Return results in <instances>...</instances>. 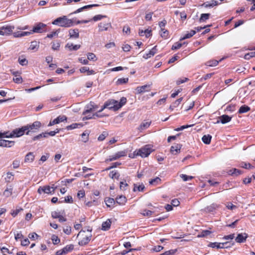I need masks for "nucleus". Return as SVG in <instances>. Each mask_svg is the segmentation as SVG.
Returning <instances> with one entry per match:
<instances>
[{"instance_id":"1","label":"nucleus","mask_w":255,"mask_h":255,"mask_svg":"<svg viewBox=\"0 0 255 255\" xmlns=\"http://www.w3.org/2000/svg\"><path fill=\"white\" fill-rule=\"evenodd\" d=\"M52 23L61 27H69L73 25V21L72 19L67 18L66 16H63L56 18Z\"/></svg>"},{"instance_id":"2","label":"nucleus","mask_w":255,"mask_h":255,"mask_svg":"<svg viewBox=\"0 0 255 255\" xmlns=\"http://www.w3.org/2000/svg\"><path fill=\"white\" fill-rule=\"evenodd\" d=\"M41 126V124L39 121L34 122L32 124H27L25 126L26 130V134L28 135L31 132H36Z\"/></svg>"},{"instance_id":"3","label":"nucleus","mask_w":255,"mask_h":255,"mask_svg":"<svg viewBox=\"0 0 255 255\" xmlns=\"http://www.w3.org/2000/svg\"><path fill=\"white\" fill-rule=\"evenodd\" d=\"M234 245V243H231L229 242H226L225 243H211L209 245V247L215 248H216L217 249H227L231 247L232 246Z\"/></svg>"},{"instance_id":"4","label":"nucleus","mask_w":255,"mask_h":255,"mask_svg":"<svg viewBox=\"0 0 255 255\" xmlns=\"http://www.w3.org/2000/svg\"><path fill=\"white\" fill-rule=\"evenodd\" d=\"M152 151L153 150L150 145H146L139 150L138 154L142 157H147Z\"/></svg>"},{"instance_id":"5","label":"nucleus","mask_w":255,"mask_h":255,"mask_svg":"<svg viewBox=\"0 0 255 255\" xmlns=\"http://www.w3.org/2000/svg\"><path fill=\"white\" fill-rule=\"evenodd\" d=\"M26 128L25 126H22L20 128H16L11 131V135L10 136L13 137H19L23 135L24 133L26 134Z\"/></svg>"},{"instance_id":"6","label":"nucleus","mask_w":255,"mask_h":255,"mask_svg":"<svg viewBox=\"0 0 255 255\" xmlns=\"http://www.w3.org/2000/svg\"><path fill=\"white\" fill-rule=\"evenodd\" d=\"M118 101L114 99H111L107 101L104 104V108H107L110 110H113L115 111L118 110V108H117Z\"/></svg>"},{"instance_id":"7","label":"nucleus","mask_w":255,"mask_h":255,"mask_svg":"<svg viewBox=\"0 0 255 255\" xmlns=\"http://www.w3.org/2000/svg\"><path fill=\"white\" fill-rule=\"evenodd\" d=\"M127 155V151L125 150L120 151L117 152L115 155L110 156L109 158L106 160V162L112 161L119 159L121 157L125 156Z\"/></svg>"},{"instance_id":"8","label":"nucleus","mask_w":255,"mask_h":255,"mask_svg":"<svg viewBox=\"0 0 255 255\" xmlns=\"http://www.w3.org/2000/svg\"><path fill=\"white\" fill-rule=\"evenodd\" d=\"M98 108V106L94 102H91L86 107V110L83 112V115H86L89 113L96 111Z\"/></svg>"},{"instance_id":"9","label":"nucleus","mask_w":255,"mask_h":255,"mask_svg":"<svg viewBox=\"0 0 255 255\" xmlns=\"http://www.w3.org/2000/svg\"><path fill=\"white\" fill-rule=\"evenodd\" d=\"M1 35H8L11 34L13 30L14 29V26L7 25L6 26H2L0 28Z\"/></svg>"},{"instance_id":"10","label":"nucleus","mask_w":255,"mask_h":255,"mask_svg":"<svg viewBox=\"0 0 255 255\" xmlns=\"http://www.w3.org/2000/svg\"><path fill=\"white\" fill-rule=\"evenodd\" d=\"M98 26L100 31H107L109 28L112 27L111 23L109 19L107 21L100 22Z\"/></svg>"},{"instance_id":"11","label":"nucleus","mask_w":255,"mask_h":255,"mask_svg":"<svg viewBox=\"0 0 255 255\" xmlns=\"http://www.w3.org/2000/svg\"><path fill=\"white\" fill-rule=\"evenodd\" d=\"M248 237V235L246 233L239 234L236 238L235 241L237 243H244L246 241Z\"/></svg>"},{"instance_id":"12","label":"nucleus","mask_w":255,"mask_h":255,"mask_svg":"<svg viewBox=\"0 0 255 255\" xmlns=\"http://www.w3.org/2000/svg\"><path fill=\"white\" fill-rule=\"evenodd\" d=\"M66 120L67 117L65 116H59L56 119H54L53 121H51L49 123L48 126H51L55 124H58L60 122H62Z\"/></svg>"},{"instance_id":"13","label":"nucleus","mask_w":255,"mask_h":255,"mask_svg":"<svg viewBox=\"0 0 255 255\" xmlns=\"http://www.w3.org/2000/svg\"><path fill=\"white\" fill-rule=\"evenodd\" d=\"M46 26V24L39 22L36 24L33 28L31 32L35 33H41L42 32V29L43 28L45 27Z\"/></svg>"},{"instance_id":"14","label":"nucleus","mask_w":255,"mask_h":255,"mask_svg":"<svg viewBox=\"0 0 255 255\" xmlns=\"http://www.w3.org/2000/svg\"><path fill=\"white\" fill-rule=\"evenodd\" d=\"M219 120L216 122V124L221 123L223 124H225L231 120L232 117L227 115H223L219 117Z\"/></svg>"},{"instance_id":"15","label":"nucleus","mask_w":255,"mask_h":255,"mask_svg":"<svg viewBox=\"0 0 255 255\" xmlns=\"http://www.w3.org/2000/svg\"><path fill=\"white\" fill-rule=\"evenodd\" d=\"M14 141L0 139V146L1 147H10L14 145Z\"/></svg>"},{"instance_id":"16","label":"nucleus","mask_w":255,"mask_h":255,"mask_svg":"<svg viewBox=\"0 0 255 255\" xmlns=\"http://www.w3.org/2000/svg\"><path fill=\"white\" fill-rule=\"evenodd\" d=\"M92 235L89 233L88 235L85 236L82 240L79 242L78 244L80 246H83L87 245L91 240Z\"/></svg>"},{"instance_id":"17","label":"nucleus","mask_w":255,"mask_h":255,"mask_svg":"<svg viewBox=\"0 0 255 255\" xmlns=\"http://www.w3.org/2000/svg\"><path fill=\"white\" fill-rule=\"evenodd\" d=\"M69 33L70 38L77 39L79 37V29L77 28L70 29Z\"/></svg>"},{"instance_id":"18","label":"nucleus","mask_w":255,"mask_h":255,"mask_svg":"<svg viewBox=\"0 0 255 255\" xmlns=\"http://www.w3.org/2000/svg\"><path fill=\"white\" fill-rule=\"evenodd\" d=\"M37 191L39 194H41L42 192H44L46 194L52 193L51 191V188L49 186L40 187Z\"/></svg>"},{"instance_id":"19","label":"nucleus","mask_w":255,"mask_h":255,"mask_svg":"<svg viewBox=\"0 0 255 255\" xmlns=\"http://www.w3.org/2000/svg\"><path fill=\"white\" fill-rule=\"evenodd\" d=\"M181 147L182 145L180 144H176L175 145H173L171 147L170 152L173 154H177L180 152Z\"/></svg>"},{"instance_id":"20","label":"nucleus","mask_w":255,"mask_h":255,"mask_svg":"<svg viewBox=\"0 0 255 255\" xmlns=\"http://www.w3.org/2000/svg\"><path fill=\"white\" fill-rule=\"evenodd\" d=\"M149 87L150 86L148 85L137 87L136 89V91L137 94H142L146 91H148L149 90Z\"/></svg>"},{"instance_id":"21","label":"nucleus","mask_w":255,"mask_h":255,"mask_svg":"<svg viewBox=\"0 0 255 255\" xmlns=\"http://www.w3.org/2000/svg\"><path fill=\"white\" fill-rule=\"evenodd\" d=\"M157 52L156 46H154L152 48L148 53L144 54L143 57L145 59H148L151 56H153Z\"/></svg>"},{"instance_id":"22","label":"nucleus","mask_w":255,"mask_h":255,"mask_svg":"<svg viewBox=\"0 0 255 255\" xmlns=\"http://www.w3.org/2000/svg\"><path fill=\"white\" fill-rule=\"evenodd\" d=\"M111 223L110 219H108L106 221L103 222L102 225V230L103 231L108 230L111 227Z\"/></svg>"},{"instance_id":"23","label":"nucleus","mask_w":255,"mask_h":255,"mask_svg":"<svg viewBox=\"0 0 255 255\" xmlns=\"http://www.w3.org/2000/svg\"><path fill=\"white\" fill-rule=\"evenodd\" d=\"M218 4V1L215 0H212L210 1H207L204 3L203 5L205 7H212Z\"/></svg>"},{"instance_id":"24","label":"nucleus","mask_w":255,"mask_h":255,"mask_svg":"<svg viewBox=\"0 0 255 255\" xmlns=\"http://www.w3.org/2000/svg\"><path fill=\"white\" fill-rule=\"evenodd\" d=\"M106 205L108 207H113L116 203V201L113 198H106L105 200Z\"/></svg>"},{"instance_id":"25","label":"nucleus","mask_w":255,"mask_h":255,"mask_svg":"<svg viewBox=\"0 0 255 255\" xmlns=\"http://www.w3.org/2000/svg\"><path fill=\"white\" fill-rule=\"evenodd\" d=\"M126 201V197L123 195L119 196L116 198V202L119 205H123Z\"/></svg>"},{"instance_id":"26","label":"nucleus","mask_w":255,"mask_h":255,"mask_svg":"<svg viewBox=\"0 0 255 255\" xmlns=\"http://www.w3.org/2000/svg\"><path fill=\"white\" fill-rule=\"evenodd\" d=\"M80 47H81L80 45H73L72 43H67L65 46V48H68L70 51L77 50L78 49H79L80 48Z\"/></svg>"},{"instance_id":"27","label":"nucleus","mask_w":255,"mask_h":255,"mask_svg":"<svg viewBox=\"0 0 255 255\" xmlns=\"http://www.w3.org/2000/svg\"><path fill=\"white\" fill-rule=\"evenodd\" d=\"M151 30L148 29H146L144 30H139L138 34L140 36L145 35L146 38H148L151 35Z\"/></svg>"},{"instance_id":"28","label":"nucleus","mask_w":255,"mask_h":255,"mask_svg":"<svg viewBox=\"0 0 255 255\" xmlns=\"http://www.w3.org/2000/svg\"><path fill=\"white\" fill-rule=\"evenodd\" d=\"M34 155L32 152H29L28 153L24 159V161L26 162H31L34 160Z\"/></svg>"},{"instance_id":"29","label":"nucleus","mask_w":255,"mask_h":255,"mask_svg":"<svg viewBox=\"0 0 255 255\" xmlns=\"http://www.w3.org/2000/svg\"><path fill=\"white\" fill-rule=\"evenodd\" d=\"M228 173L229 175L237 176L242 173V171L236 168H233L229 170Z\"/></svg>"},{"instance_id":"30","label":"nucleus","mask_w":255,"mask_h":255,"mask_svg":"<svg viewBox=\"0 0 255 255\" xmlns=\"http://www.w3.org/2000/svg\"><path fill=\"white\" fill-rule=\"evenodd\" d=\"M98 5H99L98 4H96L85 5V6H84L81 7V8H78L77 10H76V11H75L74 12L72 13L71 14L77 13L81 12L84 9H87V8H91V7H94V6H98Z\"/></svg>"},{"instance_id":"31","label":"nucleus","mask_w":255,"mask_h":255,"mask_svg":"<svg viewBox=\"0 0 255 255\" xmlns=\"http://www.w3.org/2000/svg\"><path fill=\"white\" fill-rule=\"evenodd\" d=\"M212 136L210 134L204 135L202 138L203 142L206 144H209L211 142Z\"/></svg>"},{"instance_id":"32","label":"nucleus","mask_w":255,"mask_h":255,"mask_svg":"<svg viewBox=\"0 0 255 255\" xmlns=\"http://www.w3.org/2000/svg\"><path fill=\"white\" fill-rule=\"evenodd\" d=\"M196 30H191L189 33H188L185 34V35L183 37H181L180 39V41H182L184 39L189 38L192 37L196 33Z\"/></svg>"},{"instance_id":"33","label":"nucleus","mask_w":255,"mask_h":255,"mask_svg":"<svg viewBox=\"0 0 255 255\" xmlns=\"http://www.w3.org/2000/svg\"><path fill=\"white\" fill-rule=\"evenodd\" d=\"M151 124V122H142L138 128L139 130H142L147 128Z\"/></svg>"},{"instance_id":"34","label":"nucleus","mask_w":255,"mask_h":255,"mask_svg":"<svg viewBox=\"0 0 255 255\" xmlns=\"http://www.w3.org/2000/svg\"><path fill=\"white\" fill-rule=\"evenodd\" d=\"M218 207V205L216 204H212V205L207 207L205 210L207 212H213Z\"/></svg>"},{"instance_id":"35","label":"nucleus","mask_w":255,"mask_h":255,"mask_svg":"<svg viewBox=\"0 0 255 255\" xmlns=\"http://www.w3.org/2000/svg\"><path fill=\"white\" fill-rule=\"evenodd\" d=\"M250 110V108L245 105L241 106L238 111L239 114H243L247 113Z\"/></svg>"},{"instance_id":"36","label":"nucleus","mask_w":255,"mask_h":255,"mask_svg":"<svg viewBox=\"0 0 255 255\" xmlns=\"http://www.w3.org/2000/svg\"><path fill=\"white\" fill-rule=\"evenodd\" d=\"M127 103V99L125 97H122L121 100L120 102H119L118 101L117 103V107L118 108V110L120 109L121 108H122L124 105L126 104Z\"/></svg>"},{"instance_id":"37","label":"nucleus","mask_w":255,"mask_h":255,"mask_svg":"<svg viewBox=\"0 0 255 255\" xmlns=\"http://www.w3.org/2000/svg\"><path fill=\"white\" fill-rule=\"evenodd\" d=\"M145 187L143 184L137 186L136 184H134L133 191L135 192L136 191H143Z\"/></svg>"},{"instance_id":"38","label":"nucleus","mask_w":255,"mask_h":255,"mask_svg":"<svg viewBox=\"0 0 255 255\" xmlns=\"http://www.w3.org/2000/svg\"><path fill=\"white\" fill-rule=\"evenodd\" d=\"M89 132L87 131H84L81 134L82 140L84 142H86L89 140Z\"/></svg>"},{"instance_id":"39","label":"nucleus","mask_w":255,"mask_h":255,"mask_svg":"<svg viewBox=\"0 0 255 255\" xmlns=\"http://www.w3.org/2000/svg\"><path fill=\"white\" fill-rule=\"evenodd\" d=\"M109 176L112 179L116 178L118 179L120 177V174L117 171H112L109 174Z\"/></svg>"},{"instance_id":"40","label":"nucleus","mask_w":255,"mask_h":255,"mask_svg":"<svg viewBox=\"0 0 255 255\" xmlns=\"http://www.w3.org/2000/svg\"><path fill=\"white\" fill-rule=\"evenodd\" d=\"M39 47V43L36 41H32L29 48L30 50H34Z\"/></svg>"},{"instance_id":"41","label":"nucleus","mask_w":255,"mask_h":255,"mask_svg":"<svg viewBox=\"0 0 255 255\" xmlns=\"http://www.w3.org/2000/svg\"><path fill=\"white\" fill-rule=\"evenodd\" d=\"M219 63V61L216 60H210L206 63V65L208 66H216Z\"/></svg>"},{"instance_id":"42","label":"nucleus","mask_w":255,"mask_h":255,"mask_svg":"<svg viewBox=\"0 0 255 255\" xmlns=\"http://www.w3.org/2000/svg\"><path fill=\"white\" fill-rule=\"evenodd\" d=\"M109 135V133L107 131H104L102 132L101 134L99 135V136L98 138V140L99 141H103L104 140L105 138L108 136Z\"/></svg>"},{"instance_id":"43","label":"nucleus","mask_w":255,"mask_h":255,"mask_svg":"<svg viewBox=\"0 0 255 255\" xmlns=\"http://www.w3.org/2000/svg\"><path fill=\"white\" fill-rule=\"evenodd\" d=\"M210 15V13L202 14L199 19L200 22L205 21V20H207L208 19H209Z\"/></svg>"},{"instance_id":"44","label":"nucleus","mask_w":255,"mask_h":255,"mask_svg":"<svg viewBox=\"0 0 255 255\" xmlns=\"http://www.w3.org/2000/svg\"><path fill=\"white\" fill-rule=\"evenodd\" d=\"M74 249V246L72 245H70L66 246L65 247H64L62 250L63 252H64V254H66L69 252L73 250Z\"/></svg>"},{"instance_id":"45","label":"nucleus","mask_w":255,"mask_h":255,"mask_svg":"<svg viewBox=\"0 0 255 255\" xmlns=\"http://www.w3.org/2000/svg\"><path fill=\"white\" fill-rule=\"evenodd\" d=\"M128 79L126 78H120L117 81V85H122L127 83L128 82Z\"/></svg>"},{"instance_id":"46","label":"nucleus","mask_w":255,"mask_h":255,"mask_svg":"<svg viewBox=\"0 0 255 255\" xmlns=\"http://www.w3.org/2000/svg\"><path fill=\"white\" fill-rule=\"evenodd\" d=\"M211 234V232L209 230H203L201 234L198 235L199 237H205Z\"/></svg>"},{"instance_id":"47","label":"nucleus","mask_w":255,"mask_h":255,"mask_svg":"<svg viewBox=\"0 0 255 255\" xmlns=\"http://www.w3.org/2000/svg\"><path fill=\"white\" fill-rule=\"evenodd\" d=\"M180 177L184 181H187L191 180L193 178V177L192 176H188L186 174H183L180 175Z\"/></svg>"},{"instance_id":"48","label":"nucleus","mask_w":255,"mask_h":255,"mask_svg":"<svg viewBox=\"0 0 255 255\" xmlns=\"http://www.w3.org/2000/svg\"><path fill=\"white\" fill-rule=\"evenodd\" d=\"M255 57V52H251L245 55L244 58L249 60L251 58Z\"/></svg>"},{"instance_id":"49","label":"nucleus","mask_w":255,"mask_h":255,"mask_svg":"<svg viewBox=\"0 0 255 255\" xmlns=\"http://www.w3.org/2000/svg\"><path fill=\"white\" fill-rule=\"evenodd\" d=\"M51 240L53 242V244L57 245L59 244L60 242V239L58 238V236L53 235L51 237Z\"/></svg>"},{"instance_id":"50","label":"nucleus","mask_w":255,"mask_h":255,"mask_svg":"<svg viewBox=\"0 0 255 255\" xmlns=\"http://www.w3.org/2000/svg\"><path fill=\"white\" fill-rule=\"evenodd\" d=\"M88 60L95 61L97 60L96 55L93 53H89L87 55Z\"/></svg>"},{"instance_id":"51","label":"nucleus","mask_w":255,"mask_h":255,"mask_svg":"<svg viewBox=\"0 0 255 255\" xmlns=\"http://www.w3.org/2000/svg\"><path fill=\"white\" fill-rule=\"evenodd\" d=\"M183 44L182 43L176 42L172 46V50H176L179 49L182 46Z\"/></svg>"},{"instance_id":"52","label":"nucleus","mask_w":255,"mask_h":255,"mask_svg":"<svg viewBox=\"0 0 255 255\" xmlns=\"http://www.w3.org/2000/svg\"><path fill=\"white\" fill-rule=\"evenodd\" d=\"M160 181H161V179L159 177H157L149 181V184H152V185L157 184L160 182Z\"/></svg>"},{"instance_id":"53","label":"nucleus","mask_w":255,"mask_h":255,"mask_svg":"<svg viewBox=\"0 0 255 255\" xmlns=\"http://www.w3.org/2000/svg\"><path fill=\"white\" fill-rule=\"evenodd\" d=\"M42 137H46V135L45 134V132H43L40 133L36 136H35L33 137L32 140L35 141L38 139H40Z\"/></svg>"},{"instance_id":"54","label":"nucleus","mask_w":255,"mask_h":255,"mask_svg":"<svg viewBox=\"0 0 255 255\" xmlns=\"http://www.w3.org/2000/svg\"><path fill=\"white\" fill-rule=\"evenodd\" d=\"M59 32H60V29H58L56 30V31L52 32L51 33L47 34V37L52 38V37H53L54 36L58 35V34Z\"/></svg>"},{"instance_id":"55","label":"nucleus","mask_w":255,"mask_h":255,"mask_svg":"<svg viewBox=\"0 0 255 255\" xmlns=\"http://www.w3.org/2000/svg\"><path fill=\"white\" fill-rule=\"evenodd\" d=\"M152 212L150 210H144L141 214L144 216H150L152 215Z\"/></svg>"},{"instance_id":"56","label":"nucleus","mask_w":255,"mask_h":255,"mask_svg":"<svg viewBox=\"0 0 255 255\" xmlns=\"http://www.w3.org/2000/svg\"><path fill=\"white\" fill-rule=\"evenodd\" d=\"M104 17H107V16L99 14V15L94 16L93 18V20H94L95 21H96L98 20H100Z\"/></svg>"},{"instance_id":"57","label":"nucleus","mask_w":255,"mask_h":255,"mask_svg":"<svg viewBox=\"0 0 255 255\" xmlns=\"http://www.w3.org/2000/svg\"><path fill=\"white\" fill-rule=\"evenodd\" d=\"M60 46V43L59 42H57L56 43H53L52 49L54 50H58Z\"/></svg>"},{"instance_id":"58","label":"nucleus","mask_w":255,"mask_h":255,"mask_svg":"<svg viewBox=\"0 0 255 255\" xmlns=\"http://www.w3.org/2000/svg\"><path fill=\"white\" fill-rule=\"evenodd\" d=\"M241 166L246 169H251L253 167V166L250 163H247L244 162L241 164Z\"/></svg>"},{"instance_id":"59","label":"nucleus","mask_w":255,"mask_h":255,"mask_svg":"<svg viewBox=\"0 0 255 255\" xmlns=\"http://www.w3.org/2000/svg\"><path fill=\"white\" fill-rule=\"evenodd\" d=\"M177 252V250H170L169 251L165 252L163 255H174Z\"/></svg>"},{"instance_id":"60","label":"nucleus","mask_w":255,"mask_h":255,"mask_svg":"<svg viewBox=\"0 0 255 255\" xmlns=\"http://www.w3.org/2000/svg\"><path fill=\"white\" fill-rule=\"evenodd\" d=\"M63 232L67 235H70L71 233V227L70 226H66L63 229Z\"/></svg>"},{"instance_id":"61","label":"nucleus","mask_w":255,"mask_h":255,"mask_svg":"<svg viewBox=\"0 0 255 255\" xmlns=\"http://www.w3.org/2000/svg\"><path fill=\"white\" fill-rule=\"evenodd\" d=\"M18 62L21 65H22V66L26 65L28 63V61L25 58H23V59H21L20 58H19Z\"/></svg>"},{"instance_id":"62","label":"nucleus","mask_w":255,"mask_h":255,"mask_svg":"<svg viewBox=\"0 0 255 255\" xmlns=\"http://www.w3.org/2000/svg\"><path fill=\"white\" fill-rule=\"evenodd\" d=\"M128 186V184L124 181H121L120 182V189L122 190H126V187Z\"/></svg>"},{"instance_id":"63","label":"nucleus","mask_w":255,"mask_h":255,"mask_svg":"<svg viewBox=\"0 0 255 255\" xmlns=\"http://www.w3.org/2000/svg\"><path fill=\"white\" fill-rule=\"evenodd\" d=\"M60 216V213L56 211H53L51 213V216L53 219H58Z\"/></svg>"},{"instance_id":"64","label":"nucleus","mask_w":255,"mask_h":255,"mask_svg":"<svg viewBox=\"0 0 255 255\" xmlns=\"http://www.w3.org/2000/svg\"><path fill=\"white\" fill-rule=\"evenodd\" d=\"M161 31L160 34L161 36L165 39L167 38L168 35V31L165 29Z\"/></svg>"}]
</instances>
